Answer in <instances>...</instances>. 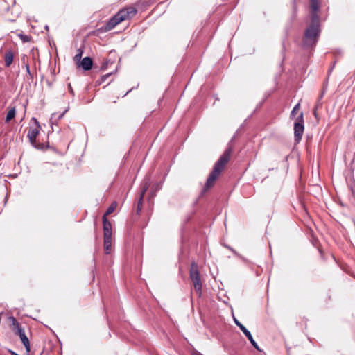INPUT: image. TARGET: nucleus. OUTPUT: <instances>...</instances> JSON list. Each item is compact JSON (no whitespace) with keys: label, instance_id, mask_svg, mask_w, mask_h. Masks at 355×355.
I'll list each match as a JSON object with an SVG mask.
<instances>
[{"label":"nucleus","instance_id":"obj_1","mask_svg":"<svg viewBox=\"0 0 355 355\" xmlns=\"http://www.w3.org/2000/svg\"><path fill=\"white\" fill-rule=\"evenodd\" d=\"M232 148H227L223 155L219 157L217 162L215 163L214 168L210 173L209 177L207 178V182L204 186L203 191L206 192L211 187H212L217 180V178L220 175L221 172L224 169L225 165L227 164L230 159V156L232 154Z\"/></svg>","mask_w":355,"mask_h":355},{"label":"nucleus","instance_id":"obj_2","mask_svg":"<svg viewBox=\"0 0 355 355\" xmlns=\"http://www.w3.org/2000/svg\"><path fill=\"white\" fill-rule=\"evenodd\" d=\"M137 12V10L134 6H128L120 10L106 23L105 30L108 31L113 29L121 21L133 17Z\"/></svg>","mask_w":355,"mask_h":355},{"label":"nucleus","instance_id":"obj_3","mask_svg":"<svg viewBox=\"0 0 355 355\" xmlns=\"http://www.w3.org/2000/svg\"><path fill=\"white\" fill-rule=\"evenodd\" d=\"M320 33V28L308 26L304 31L302 40V44L304 47L312 48L316 45L319 35Z\"/></svg>","mask_w":355,"mask_h":355},{"label":"nucleus","instance_id":"obj_4","mask_svg":"<svg viewBox=\"0 0 355 355\" xmlns=\"http://www.w3.org/2000/svg\"><path fill=\"white\" fill-rule=\"evenodd\" d=\"M189 277L191 280L193 282L194 289L196 293L198 294V296L200 297L202 295V284L200 276V273L198 271V266L195 263H192L191 265V268L189 271Z\"/></svg>","mask_w":355,"mask_h":355},{"label":"nucleus","instance_id":"obj_5","mask_svg":"<svg viewBox=\"0 0 355 355\" xmlns=\"http://www.w3.org/2000/svg\"><path fill=\"white\" fill-rule=\"evenodd\" d=\"M304 126L303 112H300V114L295 118V121L294 123V135L295 141L299 142L301 140L304 133Z\"/></svg>","mask_w":355,"mask_h":355},{"label":"nucleus","instance_id":"obj_6","mask_svg":"<svg viewBox=\"0 0 355 355\" xmlns=\"http://www.w3.org/2000/svg\"><path fill=\"white\" fill-rule=\"evenodd\" d=\"M32 119L35 121V126L31 127L29 128L27 136H28V138L29 139L31 144L33 146H35L37 137L38 136L39 132H40V126L39 122L37 121V119L35 118H33Z\"/></svg>","mask_w":355,"mask_h":355},{"label":"nucleus","instance_id":"obj_7","mask_svg":"<svg viewBox=\"0 0 355 355\" xmlns=\"http://www.w3.org/2000/svg\"><path fill=\"white\" fill-rule=\"evenodd\" d=\"M234 322L235 324L239 327L241 331L245 334V336L248 338L252 345L258 351H261L260 348L259 347L257 343L254 340L251 333L241 323L239 322L236 318H234Z\"/></svg>","mask_w":355,"mask_h":355},{"label":"nucleus","instance_id":"obj_8","mask_svg":"<svg viewBox=\"0 0 355 355\" xmlns=\"http://www.w3.org/2000/svg\"><path fill=\"white\" fill-rule=\"evenodd\" d=\"M149 185H150V182L148 181H146L142 186V189L140 193L139 198L137 200V210H136V213L137 215L140 214V212L142 209L144 197L145 196L146 191L148 189Z\"/></svg>","mask_w":355,"mask_h":355},{"label":"nucleus","instance_id":"obj_9","mask_svg":"<svg viewBox=\"0 0 355 355\" xmlns=\"http://www.w3.org/2000/svg\"><path fill=\"white\" fill-rule=\"evenodd\" d=\"M319 9L315 10L313 8H311V21L309 26L320 28V17L318 15Z\"/></svg>","mask_w":355,"mask_h":355},{"label":"nucleus","instance_id":"obj_10","mask_svg":"<svg viewBox=\"0 0 355 355\" xmlns=\"http://www.w3.org/2000/svg\"><path fill=\"white\" fill-rule=\"evenodd\" d=\"M103 236H112V224L105 218V216H103Z\"/></svg>","mask_w":355,"mask_h":355},{"label":"nucleus","instance_id":"obj_11","mask_svg":"<svg viewBox=\"0 0 355 355\" xmlns=\"http://www.w3.org/2000/svg\"><path fill=\"white\" fill-rule=\"evenodd\" d=\"M17 335L19 336L23 345H24L26 352L28 353L31 351V346H30L29 340H28V337L26 336L24 331L19 330Z\"/></svg>","mask_w":355,"mask_h":355},{"label":"nucleus","instance_id":"obj_12","mask_svg":"<svg viewBox=\"0 0 355 355\" xmlns=\"http://www.w3.org/2000/svg\"><path fill=\"white\" fill-rule=\"evenodd\" d=\"M79 67H81L85 71H88L92 69L93 65V60L89 57H85L78 64Z\"/></svg>","mask_w":355,"mask_h":355},{"label":"nucleus","instance_id":"obj_13","mask_svg":"<svg viewBox=\"0 0 355 355\" xmlns=\"http://www.w3.org/2000/svg\"><path fill=\"white\" fill-rule=\"evenodd\" d=\"M8 320L11 322V326L13 331L17 335L19 333V331H23L24 329L21 327L19 322L17 319L13 316H10Z\"/></svg>","mask_w":355,"mask_h":355},{"label":"nucleus","instance_id":"obj_14","mask_svg":"<svg viewBox=\"0 0 355 355\" xmlns=\"http://www.w3.org/2000/svg\"><path fill=\"white\" fill-rule=\"evenodd\" d=\"M104 251L106 254L111 252L112 236H104Z\"/></svg>","mask_w":355,"mask_h":355},{"label":"nucleus","instance_id":"obj_15","mask_svg":"<svg viewBox=\"0 0 355 355\" xmlns=\"http://www.w3.org/2000/svg\"><path fill=\"white\" fill-rule=\"evenodd\" d=\"M13 61V53L11 50H7L5 53V64L9 67Z\"/></svg>","mask_w":355,"mask_h":355},{"label":"nucleus","instance_id":"obj_16","mask_svg":"<svg viewBox=\"0 0 355 355\" xmlns=\"http://www.w3.org/2000/svg\"><path fill=\"white\" fill-rule=\"evenodd\" d=\"M16 114V110L15 107H10L7 113L6 122L8 123L10 120L15 118Z\"/></svg>","mask_w":355,"mask_h":355},{"label":"nucleus","instance_id":"obj_17","mask_svg":"<svg viewBox=\"0 0 355 355\" xmlns=\"http://www.w3.org/2000/svg\"><path fill=\"white\" fill-rule=\"evenodd\" d=\"M116 208V202H112L110 205V206L107 208V209L106 210V212L105 213V214L103 216H105V218H107V216L112 214L115 210Z\"/></svg>","mask_w":355,"mask_h":355},{"label":"nucleus","instance_id":"obj_18","mask_svg":"<svg viewBox=\"0 0 355 355\" xmlns=\"http://www.w3.org/2000/svg\"><path fill=\"white\" fill-rule=\"evenodd\" d=\"M320 0H310L311 8H313L315 10L320 9Z\"/></svg>","mask_w":355,"mask_h":355},{"label":"nucleus","instance_id":"obj_19","mask_svg":"<svg viewBox=\"0 0 355 355\" xmlns=\"http://www.w3.org/2000/svg\"><path fill=\"white\" fill-rule=\"evenodd\" d=\"M83 53V51L80 48L78 49L77 53L73 58L74 61L76 62H78L82 58Z\"/></svg>","mask_w":355,"mask_h":355},{"label":"nucleus","instance_id":"obj_20","mask_svg":"<svg viewBox=\"0 0 355 355\" xmlns=\"http://www.w3.org/2000/svg\"><path fill=\"white\" fill-rule=\"evenodd\" d=\"M300 103H297V105H295V107H293V109L291 111V116L292 118H294L297 114V112L299 111L300 110Z\"/></svg>","mask_w":355,"mask_h":355},{"label":"nucleus","instance_id":"obj_21","mask_svg":"<svg viewBox=\"0 0 355 355\" xmlns=\"http://www.w3.org/2000/svg\"><path fill=\"white\" fill-rule=\"evenodd\" d=\"M23 42H28L29 41V37L28 35H19Z\"/></svg>","mask_w":355,"mask_h":355},{"label":"nucleus","instance_id":"obj_22","mask_svg":"<svg viewBox=\"0 0 355 355\" xmlns=\"http://www.w3.org/2000/svg\"><path fill=\"white\" fill-rule=\"evenodd\" d=\"M111 73H107L106 75H104L101 77V81L98 83V84H101V83L105 81L107 77L110 76Z\"/></svg>","mask_w":355,"mask_h":355},{"label":"nucleus","instance_id":"obj_23","mask_svg":"<svg viewBox=\"0 0 355 355\" xmlns=\"http://www.w3.org/2000/svg\"><path fill=\"white\" fill-rule=\"evenodd\" d=\"M107 64H108L107 62L103 63L102 64V66L101 67V70H105L107 69Z\"/></svg>","mask_w":355,"mask_h":355},{"label":"nucleus","instance_id":"obj_24","mask_svg":"<svg viewBox=\"0 0 355 355\" xmlns=\"http://www.w3.org/2000/svg\"><path fill=\"white\" fill-rule=\"evenodd\" d=\"M67 110H66L65 111H64L62 114H59L58 116V119H60L61 118L63 117V116L64 115V114L66 113Z\"/></svg>","mask_w":355,"mask_h":355},{"label":"nucleus","instance_id":"obj_25","mask_svg":"<svg viewBox=\"0 0 355 355\" xmlns=\"http://www.w3.org/2000/svg\"><path fill=\"white\" fill-rule=\"evenodd\" d=\"M192 355H203V354H202L200 352H199L198 351H194V352H193Z\"/></svg>","mask_w":355,"mask_h":355},{"label":"nucleus","instance_id":"obj_26","mask_svg":"<svg viewBox=\"0 0 355 355\" xmlns=\"http://www.w3.org/2000/svg\"><path fill=\"white\" fill-rule=\"evenodd\" d=\"M26 71L29 73H30V68H29V65L28 64L26 65Z\"/></svg>","mask_w":355,"mask_h":355}]
</instances>
